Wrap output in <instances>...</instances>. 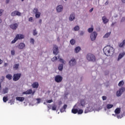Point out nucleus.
I'll list each match as a JSON object with an SVG mask.
<instances>
[{
  "mask_svg": "<svg viewBox=\"0 0 125 125\" xmlns=\"http://www.w3.org/2000/svg\"><path fill=\"white\" fill-rule=\"evenodd\" d=\"M103 51L106 56H112L115 53V49L110 45H107L104 48Z\"/></svg>",
  "mask_w": 125,
  "mask_h": 125,
  "instance_id": "nucleus-1",
  "label": "nucleus"
},
{
  "mask_svg": "<svg viewBox=\"0 0 125 125\" xmlns=\"http://www.w3.org/2000/svg\"><path fill=\"white\" fill-rule=\"evenodd\" d=\"M86 58L87 60L90 62H95L96 61V58H95V56L91 53L86 55Z\"/></svg>",
  "mask_w": 125,
  "mask_h": 125,
  "instance_id": "nucleus-2",
  "label": "nucleus"
},
{
  "mask_svg": "<svg viewBox=\"0 0 125 125\" xmlns=\"http://www.w3.org/2000/svg\"><path fill=\"white\" fill-rule=\"evenodd\" d=\"M58 59H59L60 62H61V63H62L59 65L58 70L59 71H63V64L65 65V64H66V61H65L63 59L61 58L60 57V56H58Z\"/></svg>",
  "mask_w": 125,
  "mask_h": 125,
  "instance_id": "nucleus-3",
  "label": "nucleus"
},
{
  "mask_svg": "<svg viewBox=\"0 0 125 125\" xmlns=\"http://www.w3.org/2000/svg\"><path fill=\"white\" fill-rule=\"evenodd\" d=\"M125 87H121L119 90H118L116 92V96L117 97H120V96H122V94L125 92Z\"/></svg>",
  "mask_w": 125,
  "mask_h": 125,
  "instance_id": "nucleus-4",
  "label": "nucleus"
},
{
  "mask_svg": "<svg viewBox=\"0 0 125 125\" xmlns=\"http://www.w3.org/2000/svg\"><path fill=\"white\" fill-rule=\"evenodd\" d=\"M21 78V73H17L13 75V80L14 82H17L19 81Z\"/></svg>",
  "mask_w": 125,
  "mask_h": 125,
  "instance_id": "nucleus-5",
  "label": "nucleus"
},
{
  "mask_svg": "<svg viewBox=\"0 0 125 125\" xmlns=\"http://www.w3.org/2000/svg\"><path fill=\"white\" fill-rule=\"evenodd\" d=\"M33 12L35 14L36 18H40L41 17V12L39 11V9L37 8H35L33 9Z\"/></svg>",
  "mask_w": 125,
  "mask_h": 125,
  "instance_id": "nucleus-6",
  "label": "nucleus"
},
{
  "mask_svg": "<svg viewBox=\"0 0 125 125\" xmlns=\"http://www.w3.org/2000/svg\"><path fill=\"white\" fill-rule=\"evenodd\" d=\"M97 37V32L95 31L93 32L90 35L91 41H92V42H93L94 41H95V40H96Z\"/></svg>",
  "mask_w": 125,
  "mask_h": 125,
  "instance_id": "nucleus-7",
  "label": "nucleus"
},
{
  "mask_svg": "<svg viewBox=\"0 0 125 125\" xmlns=\"http://www.w3.org/2000/svg\"><path fill=\"white\" fill-rule=\"evenodd\" d=\"M85 105V101L84 100H81V104H77L74 107H77L79 109V108H81V106H82V107H83Z\"/></svg>",
  "mask_w": 125,
  "mask_h": 125,
  "instance_id": "nucleus-8",
  "label": "nucleus"
},
{
  "mask_svg": "<svg viewBox=\"0 0 125 125\" xmlns=\"http://www.w3.org/2000/svg\"><path fill=\"white\" fill-rule=\"evenodd\" d=\"M77 64V62L76 61V59L75 58H72L70 61L69 62V65L71 67H73V66H75Z\"/></svg>",
  "mask_w": 125,
  "mask_h": 125,
  "instance_id": "nucleus-9",
  "label": "nucleus"
},
{
  "mask_svg": "<svg viewBox=\"0 0 125 125\" xmlns=\"http://www.w3.org/2000/svg\"><path fill=\"white\" fill-rule=\"evenodd\" d=\"M63 80V77L60 75H57L55 77V81L56 83H61Z\"/></svg>",
  "mask_w": 125,
  "mask_h": 125,
  "instance_id": "nucleus-10",
  "label": "nucleus"
},
{
  "mask_svg": "<svg viewBox=\"0 0 125 125\" xmlns=\"http://www.w3.org/2000/svg\"><path fill=\"white\" fill-rule=\"evenodd\" d=\"M25 43H23V42H21L16 47H17V48H18V49L20 50H22V49H24V48H25Z\"/></svg>",
  "mask_w": 125,
  "mask_h": 125,
  "instance_id": "nucleus-11",
  "label": "nucleus"
},
{
  "mask_svg": "<svg viewBox=\"0 0 125 125\" xmlns=\"http://www.w3.org/2000/svg\"><path fill=\"white\" fill-rule=\"evenodd\" d=\"M56 11L59 13L63 11V6L62 5H59L56 7Z\"/></svg>",
  "mask_w": 125,
  "mask_h": 125,
  "instance_id": "nucleus-12",
  "label": "nucleus"
},
{
  "mask_svg": "<svg viewBox=\"0 0 125 125\" xmlns=\"http://www.w3.org/2000/svg\"><path fill=\"white\" fill-rule=\"evenodd\" d=\"M35 91L33 92V90L32 89H28L26 91H24L22 93V94H32V95H34L35 94Z\"/></svg>",
  "mask_w": 125,
  "mask_h": 125,
  "instance_id": "nucleus-13",
  "label": "nucleus"
},
{
  "mask_svg": "<svg viewBox=\"0 0 125 125\" xmlns=\"http://www.w3.org/2000/svg\"><path fill=\"white\" fill-rule=\"evenodd\" d=\"M21 16V13L18 11H15L11 13V16Z\"/></svg>",
  "mask_w": 125,
  "mask_h": 125,
  "instance_id": "nucleus-14",
  "label": "nucleus"
},
{
  "mask_svg": "<svg viewBox=\"0 0 125 125\" xmlns=\"http://www.w3.org/2000/svg\"><path fill=\"white\" fill-rule=\"evenodd\" d=\"M93 111V108L90 107V104H89V107H87V108L85 110L84 113L86 114L89 112H92Z\"/></svg>",
  "mask_w": 125,
  "mask_h": 125,
  "instance_id": "nucleus-15",
  "label": "nucleus"
},
{
  "mask_svg": "<svg viewBox=\"0 0 125 125\" xmlns=\"http://www.w3.org/2000/svg\"><path fill=\"white\" fill-rule=\"evenodd\" d=\"M53 53H54V54H55L56 55H57V54H58V47H57V46H56V45H54Z\"/></svg>",
  "mask_w": 125,
  "mask_h": 125,
  "instance_id": "nucleus-16",
  "label": "nucleus"
},
{
  "mask_svg": "<svg viewBox=\"0 0 125 125\" xmlns=\"http://www.w3.org/2000/svg\"><path fill=\"white\" fill-rule=\"evenodd\" d=\"M75 18H76V16L75 15V13H72L70 14V16L69 18V21H73L75 20Z\"/></svg>",
  "mask_w": 125,
  "mask_h": 125,
  "instance_id": "nucleus-17",
  "label": "nucleus"
},
{
  "mask_svg": "<svg viewBox=\"0 0 125 125\" xmlns=\"http://www.w3.org/2000/svg\"><path fill=\"white\" fill-rule=\"evenodd\" d=\"M11 29L12 30H16L18 27V24L17 23H13L10 26Z\"/></svg>",
  "mask_w": 125,
  "mask_h": 125,
  "instance_id": "nucleus-18",
  "label": "nucleus"
},
{
  "mask_svg": "<svg viewBox=\"0 0 125 125\" xmlns=\"http://www.w3.org/2000/svg\"><path fill=\"white\" fill-rule=\"evenodd\" d=\"M16 39L18 40H23L24 39V35L22 34H17L16 36Z\"/></svg>",
  "mask_w": 125,
  "mask_h": 125,
  "instance_id": "nucleus-19",
  "label": "nucleus"
},
{
  "mask_svg": "<svg viewBox=\"0 0 125 125\" xmlns=\"http://www.w3.org/2000/svg\"><path fill=\"white\" fill-rule=\"evenodd\" d=\"M125 52H123V53H120L118 56L117 61H120V60H121V59H122L124 56H125Z\"/></svg>",
  "mask_w": 125,
  "mask_h": 125,
  "instance_id": "nucleus-20",
  "label": "nucleus"
},
{
  "mask_svg": "<svg viewBox=\"0 0 125 125\" xmlns=\"http://www.w3.org/2000/svg\"><path fill=\"white\" fill-rule=\"evenodd\" d=\"M8 87H5L4 88L2 89V94H5L6 93H8Z\"/></svg>",
  "mask_w": 125,
  "mask_h": 125,
  "instance_id": "nucleus-21",
  "label": "nucleus"
},
{
  "mask_svg": "<svg viewBox=\"0 0 125 125\" xmlns=\"http://www.w3.org/2000/svg\"><path fill=\"white\" fill-rule=\"evenodd\" d=\"M102 20L104 24H107V23L109 22V20H108L107 18L105 16L103 17Z\"/></svg>",
  "mask_w": 125,
  "mask_h": 125,
  "instance_id": "nucleus-22",
  "label": "nucleus"
},
{
  "mask_svg": "<svg viewBox=\"0 0 125 125\" xmlns=\"http://www.w3.org/2000/svg\"><path fill=\"white\" fill-rule=\"evenodd\" d=\"M125 45V40H123L122 42L118 43V46L119 47H124Z\"/></svg>",
  "mask_w": 125,
  "mask_h": 125,
  "instance_id": "nucleus-23",
  "label": "nucleus"
},
{
  "mask_svg": "<svg viewBox=\"0 0 125 125\" xmlns=\"http://www.w3.org/2000/svg\"><path fill=\"white\" fill-rule=\"evenodd\" d=\"M32 87L33 88H38V87H39V83L38 82L33 83L32 84Z\"/></svg>",
  "mask_w": 125,
  "mask_h": 125,
  "instance_id": "nucleus-24",
  "label": "nucleus"
},
{
  "mask_svg": "<svg viewBox=\"0 0 125 125\" xmlns=\"http://www.w3.org/2000/svg\"><path fill=\"white\" fill-rule=\"evenodd\" d=\"M16 100L18 101H20L21 102H23L24 101V99H25V98L23 97H17L16 98Z\"/></svg>",
  "mask_w": 125,
  "mask_h": 125,
  "instance_id": "nucleus-25",
  "label": "nucleus"
},
{
  "mask_svg": "<svg viewBox=\"0 0 125 125\" xmlns=\"http://www.w3.org/2000/svg\"><path fill=\"white\" fill-rule=\"evenodd\" d=\"M67 107H68V105H67V104H64L63 106L60 110L61 113L65 112V110H66V109H67Z\"/></svg>",
  "mask_w": 125,
  "mask_h": 125,
  "instance_id": "nucleus-26",
  "label": "nucleus"
},
{
  "mask_svg": "<svg viewBox=\"0 0 125 125\" xmlns=\"http://www.w3.org/2000/svg\"><path fill=\"white\" fill-rule=\"evenodd\" d=\"M121 113V108H117L115 110V113L117 115H119Z\"/></svg>",
  "mask_w": 125,
  "mask_h": 125,
  "instance_id": "nucleus-27",
  "label": "nucleus"
},
{
  "mask_svg": "<svg viewBox=\"0 0 125 125\" xmlns=\"http://www.w3.org/2000/svg\"><path fill=\"white\" fill-rule=\"evenodd\" d=\"M81 47L78 46L75 48V51L76 53H79V52L81 51Z\"/></svg>",
  "mask_w": 125,
  "mask_h": 125,
  "instance_id": "nucleus-28",
  "label": "nucleus"
},
{
  "mask_svg": "<svg viewBox=\"0 0 125 125\" xmlns=\"http://www.w3.org/2000/svg\"><path fill=\"white\" fill-rule=\"evenodd\" d=\"M6 78L9 80V81H10V80H12V75H11V74H7L6 75Z\"/></svg>",
  "mask_w": 125,
  "mask_h": 125,
  "instance_id": "nucleus-29",
  "label": "nucleus"
},
{
  "mask_svg": "<svg viewBox=\"0 0 125 125\" xmlns=\"http://www.w3.org/2000/svg\"><path fill=\"white\" fill-rule=\"evenodd\" d=\"M18 68H19V63L15 64L13 65V69L14 70H18Z\"/></svg>",
  "mask_w": 125,
  "mask_h": 125,
  "instance_id": "nucleus-30",
  "label": "nucleus"
},
{
  "mask_svg": "<svg viewBox=\"0 0 125 125\" xmlns=\"http://www.w3.org/2000/svg\"><path fill=\"white\" fill-rule=\"evenodd\" d=\"M113 107H114V105L111 104H107L106 106L107 109H111V108H113Z\"/></svg>",
  "mask_w": 125,
  "mask_h": 125,
  "instance_id": "nucleus-31",
  "label": "nucleus"
},
{
  "mask_svg": "<svg viewBox=\"0 0 125 125\" xmlns=\"http://www.w3.org/2000/svg\"><path fill=\"white\" fill-rule=\"evenodd\" d=\"M78 109H72V110H71V112L73 113V114H77V113H78Z\"/></svg>",
  "mask_w": 125,
  "mask_h": 125,
  "instance_id": "nucleus-32",
  "label": "nucleus"
},
{
  "mask_svg": "<svg viewBox=\"0 0 125 125\" xmlns=\"http://www.w3.org/2000/svg\"><path fill=\"white\" fill-rule=\"evenodd\" d=\"M70 43L72 45H74L76 43V40L75 39H71L70 41Z\"/></svg>",
  "mask_w": 125,
  "mask_h": 125,
  "instance_id": "nucleus-33",
  "label": "nucleus"
},
{
  "mask_svg": "<svg viewBox=\"0 0 125 125\" xmlns=\"http://www.w3.org/2000/svg\"><path fill=\"white\" fill-rule=\"evenodd\" d=\"M57 108V106L55 104H52V110L53 111H56V108Z\"/></svg>",
  "mask_w": 125,
  "mask_h": 125,
  "instance_id": "nucleus-34",
  "label": "nucleus"
},
{
  "mask_svg": "<svg viewBox=\"0 0 125 125\" xmlns=\"http://www.w3.org/2000/svg\"><path fill=\"white\" fill-rule=\"evenodd\" d=\"M74 31H79L80 30V27L78 25H76L75 27H74L73 29Z\"/></svg>",
  "mask_w": 125,
  "mask_h": 125,
  "instance_id": "nucleus-35",
  "label": "nucleus"
},
{
  "mask_svg": "<svg viewBox=\"0 0 125 125\" xmlns=\"http://www.w3.org/2000/svg\"><path fill=\"white\" fill-rule=\"evenodd\" d=\"M110 35H111V32L107 33L104 36V38H109V37H110Z\"/></svg>",
  "mask_w": 125,
  "mask_h": 125,
  "instance_id": "nucleus-36",
  "label": "nucleus"
},
{
  "mask_svg": "<svg viewBox=\"0 0 125 125\" xmlns=\"http://www.w3.org/2000/svg\"><path fill=\"white\" fill-rule=\"evenodd\" d=\"M124 83H125L124 81H120L119 82V83H118V86H123V85H124Z\"/></svg>",
  "mask_w": 125,
  "mask_h": 125,
  "instance_id": "nucleus-37",
  "label": "nucleus"
},
{
  "mask_svg": "<svg viewBox=\"0 0 125 125\" xmlns=\"http://www.w3.org/2000/svg\"><path fill=\"white\" fill-rule=\"evenodd\" d=\"M94 30V28H93V27L89 28L88 29V33H91Z\"/></svg>",
  "mask_w": 125,
  "mask_h": 125,
  "instance_id": "nucleus-38",
  "label": "nucleus"
},
{
  "mask_svg": "<svg viewBox=\"0 0 125 125\" xmlns=\"http://www.w3.org/2000/svg\"><path fill=\"white\" fill-rule=\"evenodd\" d=\"M78 115H80L83 113V111L82 109H78V111L77 112Z\"/></svg>",
  "mask_w": 125,
  "mask_h": 125,
  "instance_id": "nucleus-39",
  "label": "nucleus"
},
{
  "mask_svg": "<svg viewBox=\"0 0 125 125\" xmlns=\"http://www.w3.org/2000/svg\"><path fill=\"white\" fill-rule=\"evenodd\" d=\"M8 99L7 97H3V102L5 103V102H6V101H8Z\"/></svg>",
  "mask_w": 125,
  "mask_h": 125,
  "instance_id": "nucleus-40",
  "label": "nucleus"
},
{
  "mask_svg": "<svg viewBox=\"0 0 125 125\" xmlns=\"http://www.w3.org/2000/svg\"><path fill=\"white\" fill-rule=\"evenodd\" d=\"M30 42V43H32V44H34L35 40H34V39H33V38H31Z\"/></svg>",
  "mask_w": 125,
  "mask_h": 125,
  "instance_id": "nucleus-41",
  "label": "nucleus"
},
{
  "mask_svg": "<svg viewBox=\"0 0 125 125\" xmlns=\"http://www.w3.org/2000/svg\"><path fill=\"white\" fill-rule=\"evenodd\" d=\"M8 103H10V105H13V104H14V101L13 100H10L8 102Z\"/></svg>",
  "mask_w": 125,
  "mask_h": 125,
  "instance_id": "nucleus-42",
  "label": "nucleus"
},
{
  "mask_svg": "<svg viewBox=\"0 0 125 125\" xmlns=\"http://www.w3.org/2000/svg\"><path fill=\"white\" fill-rule=\"evenodd\" d=\"M33 35V36H37V35H38V31L36 30H34Z\"/></svg>",
  "mask_w": 125,
  "mask_h": 125,
  "instance_id": "nucleus-43",
  "label": "nucleus"
},
{
  "mask_svg": "<svg viewBox=\"0 0 125 125\" xmlns=\"http://www.w3.org/2000/svg\"><path fill=\"white\" fill-rule=\"evenodd\" d=\"M18 40L16 39V37L11 42V43H15L17 42Z\"/></svg>",
  "mask_w": 125,
  "mask_h": 125,
  "instance_id": "nucleus-44",
  "label": "nucleus"
},
{
  "mask_svg": "<svg viewBox=\"0 0 125 125\" xmlns=\"http://www.w3.org/2000/svg\"><path fill=\"white\" fill-rule=\"evenodd\" d=\"M57 59H58V58H57V57H54L52 59V61L53 62H54V61H56Z\"/></svg>",
  "mask_w": 125,
  "mask_h": 125,
  "instance_id": "nucleus-45",
  "label": "nucleus"
},
{
  "mask_svg": "<svg viewBox=\"0 0 125 125\" xmlns=\"http://www.w3.org/2000/svg\"><path fill=\"white\" fill-rule=\"evenodd\" d=\"M36 100L37 101L36 104H40L41 103V101H42V99H36Z\"/></svg>",
  "mask_w": 125,
  "mask_h": 125,
  "instance_id": "nucleus-46",
  "label": "nucleus"
},
{
  "mask_svg": "<svg viewBox=\"0 0 125 125\" xmlns=\"http://www.w3.org/2000/svg\"><path fill=\"white\" fill-rule=\"evenodd\" d=\"M116 117L118 119H122L123 118V115H119V114H117Z\"/></svg>",
  "mask_w": 125,
  "mask_h": 125,
  "instance_id": "nucleus-47",
  "label": "nucleus"
},
{
  "mask_svg": "<svg viewBox=\"0 0 125 125\" xmlns=\"http://www.w3.org/2000/svg\"><path fill=\"white\" fill-rule=\"evenodd\" d=\"M47 108H48V112H49V110H50V109H51V105H50V104H48Z\"/></svg>",
  "mask_w": 125,
  "mask_h": 125,
  "instance_id": "nucleus-48",
  "label": "nucleus"
},
{
  "mask_svg": "<svg viewBox=\"0 0 125 125\" xmlns=\"http://www.w3.org/2000/svg\"><path fill=\"white\" fill-rule=\"evenodd\" d=\"M52 102H53L52 100H49L46 101L47 103H51Z\"/></svg>",
  "mask_w": 125,
  "mask_h": 125,
  "instance_id": "nucleus-49",
  "label": "nucleus"
},
{
  "mask_svg": "<svg viewBox=\"0 0 125 125\" xmlns=\"http://www.w3.org/2000/svg\"><path fill=\"white\" fill-rule=\"evenodd\" d=\"M11 53L12 55H14L15 54V51L14 50H12Z\"/></svg>",
  "mask_w": 125,
  "mask_h": 125,
  "instance_id": "nucleus-50",
  "label": "nucleus"
},
{
  "mask_svg": "<svg viewBox=\"0 0 125 125\" xmlns=\"http://www.w3.org/2000/svg\"><path fill=\"white\" fill-rule=\"evenodd\" d=\"M2 13H3V10L0 9V16L2 15Z\"/></svg>",
  "mask_w": 125,
  "mask_h": 125,
  "instance_id": "nucleus-51",
  "label": "nucleus"
},
{
  "mask_svg": "<svg viewBox=\"0 0 125 125\" xmlns=\"http://www.w3.org/2000/svg\"><path fill=\"white\" fill-rule=\"evenodd\" d=\"M84 34V32L83 31H80V36H83Z\"/></svg>",
  "mask_w": 125,
  "mask_h": 125,
  "instance_id": "nucleus-52",
  "label": "nucleus"
},
{
  "mask_svg": "<svg viewBox=\"0 0 125 125\" xmlns=\"http://www.w3.org/2000/svg\"><path fill=\"white\" fill-rule=\"evenodd\" d=\"M102 99H103V100H106V99H107V97H106V96H103V97H102Z\"/></svg>",
  "mask_w": 125,
  "mask_h": 125,
  "instance_id": "nucleus-53",
  "label": "nucleus"
},
{
  "mask_svg": "<svg viewBox=\"0 0 125 125\" xmlns=\"http://www.w3.org/2000/svg\"><path fill=\"white\" fill-rule=\"evenodd\" d=\"M29 22H33V18L32 17H30L29 19Z\"/></svg>",
  "mask_w": 125,
  "mask_h": 125,
  "instance_id": "nucleus-54",
  "label": "nucleus"
},
{
  "mask_svg": "<svg viewBox=\"0 0 125 125\" xmlns=\"http://www.w3.org/2000/svg\"><path fill=\"white\" fill-rule=\"evenodd\" d=\"M125 18H122L121 19V22H125Z\"/></svg>",
  "mask_w": 125,
  "mask_h": 125,
  "instance_id": "nucleus-55",
  "label": "nucleus"
},
{
  "mask_svg": "<svg viewBox=\"0 0 125 125\" xmlns=\"http://www.w3.org/2000/svg\"><path fill=\"white\" fill-rule=\"evenodd\" d=\"M101 107H99L97 109H96V111H97L98 112H99L100 111V110H101Z\"/></svg>",
  "mask_w": 125,
  "mask_h": 125,
  "instance_id": "nucleus-56",
  "label": "nucleus"
},
{
  "mask_svg": "<svg viewBox=\"0 0 125 125\" xmlns=\"http://www.w3.org/2000/svg\"><path fill=\"white\" fill-rule=\"evenodd\" d=\"M108 3H109V1H106L105 2V3H104L105 5H107Z\"/></svg>",
  "mask_w": 125,
  "mask_h": 125,
  "instance_id": "nucleus-57",
  "label": "nucleus"
},
{
  "mask_svg": "<svg viewBox=\"0 0 125 125\" xmlns=\"http://www.w3.org/2000/svg\"><path fill=\"white\" fill-rule=\"evenodd\" d=\"M92 11H93V8H92L89 10V12H92Z\"/></svg>",
  "mask_w": 125,
  "mask_h": 125,
  "instance_id": "nucleus-58",
  "label": "nucleus"
},
{
  "mask_svg": "<svg viewBox=\"0 0 125 125\" xmlns=\"http://www.w3.org/2000/svg\"><path fill=\"white\" fill-rule=\"evenodd\" d=\"M115 24H116V22H112L111 24L112 27H113V26H114Z\"/></svg>",
  "mask_w": 125,
  "mask_h": 125,
  "instance_id": "nucleus-59",
  "label": "nucleus"
},
{
  "mask_svg": "<svg viewBox=\"0 0 125 125\" xmlns=\"http://www.w3.org/2000/svg\"><path fill=\"white\" fill-rule=\"evenodd\" d=\"M9 1H10L9 0H6V3H9Z\"/></svg>",
  "mask_w": 125,
  "mask_h": 125,
  "instance_id": "nucleus-60",
  "label": "nucleus"
},
{
  "mask_svg": "<svg viewBox=\"0 0 125 125\" xmlns=\"http://www.w3.org/2000/svg\"><path fill=\"white\" fill-rule=\"evenodd\" d=\"M7 65H8V64L7 63H4V67H6V66H7Z\"/></svg>",
  "mask_w": 125,
  "mask_h": 125,
  "instance_id": "nucleus-61",
  "label": "nucleus"
},
{
  "mask_svg": "<svg viewBox=\"0 0 125 125\" xmlns=\"http://www.w3.org/2000/svg\"><path fill=\"white\" fill-rule=\"evenodd\" d=\"M122 2L125 3V0H121Z\"/></svg>",
  "mask_w": 125,
  "mask_h": 125,
  "instance_id": "nucleus-62",
  "label": "nucleus"
},
{
  "mask_svg": "<svg viewBox=\"0 0 125 125\" xmlns=\"http://www.w3.org/2000/svg\"><path fill=\"white\" fill-rule=\"evenodd\" d=\"M118 15H115L114 16V17L115 18H117V17H118Z\"/></svg>",
  "mask_w": 125,
  "mask_h": 125,
  "instance_id": "nucleus-63",
  "label": "nucleus"
},
{
  "mask_svg": "<svg viewBox=\"0 0 125 125\" xmlns=\"http://www.w3.org/2000/svg\"><path fill=\"white\" fill-rule=\"evenodd\" d=\"M0 64H2V61L0 59Z\"/></svg>",
  "mask_w": 125,
  "mask_h": 125,
  "instance_id": "nucleus-64",
  "label": "nucleus"
}]
</instances>
